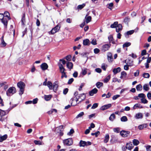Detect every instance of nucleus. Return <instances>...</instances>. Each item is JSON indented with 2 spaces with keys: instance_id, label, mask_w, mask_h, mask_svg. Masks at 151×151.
<instances>
[{
  "instance_id": "obj_1",
  "label": "nucleus",
  "mask_w": 151,
  "mask_h": 151,
  "mask_svg": "<svg viewBox=\"0 0 151 151\" xmlns=\"http://www.w3.org/2000/svg\"><path fill=\"white\" fill-rule=\"evenodd\" d=\"M17 86L19 88V94L21 95L24 93L25 86V84L22 81H20L17 83Z\"/></svg>"
},
{
  "instance_id": "obj_2",
  "label": "nucleus",
  "mask_w": 151,
  "mask_h": 151,
  "mask_svg": "<svg viewBox=\"0 0 151 151\" xmlns=\"http://www.w3.org/2000/svg\"><path fill=\"white\" fill-rule=\"evenodd\" d=\"M78 99H77V98H76V103L75 104H73V98H72L70 100V102H71V105L72 106H76L77 104V102L78 100V99H80L81 97H82V98H81V100H84L86 98V96L84 94H81L80 95L78 96Z\"/></svg>"
},
{
  "instance_id": "obj_3",
  "label": "nucleus",
  "mask_w": 151,
  "mask_h": 151,
  "mask_svg": "<svg viewBox=\"0 0 151 151\" xmlns=\"http://www.w3.org/2000/svg\"><path fill=\"white\" fill-rule=\"evenodd\" d=\"M16 91L15 87H12L9 88L6 92V95L8 96H10L16 92Z\"/></svg>"
},
{
  "instance_id": "obj_4",
  "label": "nucleus",
  "mask_w": 151,
  "mask_h": 151,
  "mask_svg": "<svg viewBox=\"0 0 151 151\" xmlns=\"http://www.w3.org/2000/svg\"><path fill=\"white\" fill-rule=\"evenodd\" d=\"M63 142L65 145L70 146L73 144V141L71 138H70L63 140Z\"/></svg>"
},
{
  "instance_id": "obj_5",
  "label": "nucleus",
  "mask_w": 151,
  "mask_h": 151,
  "mask_svg": "<svg viewBox=\"0 0 151 151\" xmlns=\"http://www.w3.org/2000/svg\"><path fill=\"white\" fill-rule=\"evenodd\" d=\"M1 20L2 22L4 24L5 27L7 28V20L5 17H4V15L2 14H0V20Z\"/></svg>"
},
{
  "instance_id": "obj_6",
  "label": "nucleus",
  "mask_w": 151,
  "mask_h": 151,
  "mask_svg": "<svg viewBox=\"0 0 151 151\" xmlns=\"http://www.w3.org/2000/svg\"><path fill=\"white\" fill-rule=\"evenodd\" d=\"M63 126H60L59 127L56 128L55 129L56 132L59 133L60 136L63 135Z\"/></svg>"
},
{
  "instance_id": "obj_7",
  "label": "nucleus",
  "mask_w": 151,
  "mask_h": 151,
  "mask_svg": "<svg viewBox=\"0 0 151 151\" xmlns=\"http://www.w3.org/2000/svg\"><path fill=\"white\" fill-rule=\"evenodd\" d=\"M91 143L89 141L87 142L82 140H81L80 142L79 145L80 147H84L85 146H87L89 145H91Z\"/></svg>"
},
{
  "instance_id": "obj_8",
  "label": "nucleus",
  "mask_w": 151,
  "mask_h": 151,
  "mask_svg": "<svg viewBox=\"0 0 151 151\" xmlns=\"http://www.w3.org/2000/svg\"><path fill=\"white\" fill-rule=\"evenodd\" d=\"M6 114V112L0 109V121H3L5 120V118L3 116Z\"/></svg>"
},
{
  "instance_id": "obj_9",
  "label": "nucleus",
  "mask_w": 151,
  "mask_h": 151,
  "mask_svg": "<svg viewBox=\"0 0 151 151\" xmlns=\"http://www.w3.org/2000/svg\"><path fill=\"white\" fill-rule=\"evenodd\" d=\"M60 28V26L59 25H57L56 27L52 29L50 31L52 34H54L58 31Z\"/></svg>"
},
{
  "instance_id": "obj_10",
  "label": "nucleus",
  "mask_w": 151,
  "mask_h": 151,
  "mask_svg": "<svg viewBox=\"0 0 151 151\" xmlns=\"http://www.w3.org/2000/svg\"><path fill=\"white\" fill-rule=\"evenodd\" d=\"M130 132L128 131L122 130L120 132V134L123 137H126L128 136Z\"/></svg>"
},
{
  "instance_id": "obj_11",
  "label": "nucleus",
  "mask_w": 151,
  "mask_h": 151,
  "mask_svg": "<svg viewBox=\"0 0 151 151\" xmlns=\"http://www.w3.org/2000/svg\"><path fill=\"white\" fill-rule=\"evenodd\" d=\"M110 44H106L104 45L102 47V50L104 52L108 50L110 47Z\"/></svg>"
},
{
  "instance_id": "obj_12",
  "label": "nucleus",
  "mask_w": 151,
  "mask_h": 151,
  "mask_svg": "<svg viewBox=\"0 0 151 151\" xmlns=\"http://www.w3.org/2000/svg\"><path fill=\"white\" fill-rule=\"evenodd\" d=\"M134 117L136 119H142L143 117V114L141 113H138L135 114Z\"/></svg>"
},
{
  "instance_id": "obj_13",
  "label": "nucleus",
  "mask_w": 151,
  "mask_h": 151,
  "mask_svg": "<svg viewBox=\"0 0 151 151\" xmlns=\"http://www.w3.org/2000/svg\"><path fill=\"white\" fill-rule=\"evenodd\" d=\"M58 81H55L53 83V90L54 92H55L57 90L58 87Z\"/></svg>"
},
{
  "instance_id": "obj_14",
  "label": "nucleus",
  "mask_w": 151,
  "mask_h": 151,
  "mask_svg": "<svg viewBox=\"0 0 151 151\" xmlns=\"http://www.w3.org/2000/svg\"><path fill=\"white\" fill-rule=\"evenodd\" d=\"M111 106V104H108L101 106V109L102 110H104L110 108Z\"/></svg>"
},
{
  "instance_id": "obj_15",
  "label": "nucleus",
  "mask_w": 151,
  "mask_h": 151,
  "mask_svg": "<svg viewBox=\"0 0 151 151\" xmlns=\"http://www.w3.org/2000/svg\"><path fill=\"white\" fill-rule=\"evenodd\" d=\"M98 92V90L96 88L93 89L89 92V94L90 96H92L94 94Z\"/></svg>"
},
{
  "instance_id": "obj_16",
  "label": "nucleus",
  "mask_w": 151,
  "mask_h": 151,
  "mask_svg": "<svg viewBox=\"0 0 151 151\" xmlns=\"http://www.w3.org/2000/svg\"><path fill=\"white\" fill-rule=\"evenodd\" d=\"M148 126L147 124H143L140 125L138 126V128L139 130L143 129L144 128H146Z\"/></svg>"
},
{
  "instance_id": "obj_17",
  "label": "nucleus",
  "mask_w": 151,
  "mask_h": 151,
  "mask_svg": "<svg viewBox=\"0 0 151 151\" xmlns=\"http://www.w3.org/2000/svg\"><path fill=\"white\" fill-rule=\"evenodd\" d=\"M4 17H5L6 19L7 20V24H8V21L10 19V18L9 16V14L7 12H4Z\"/></svg>"
},
{
  "instance_id": "obj_18",
  "label": "nucleus",
  "mask_w": 151,
  "mask_h": 151,
  "mask_svg": "<svg viewBox=\"0 0 151 151\" xmlns=\"http://www.w3.org/2000/svg\"><path fill=\"white\" fill-rule=\"evenodd\" d=\"M66 65L67 68L70 70L73 68V64L71 62H67L66 63Z\"/></svg>"
},
{
  "instance_id": "obj_19",
  "label": "nucleus",
  "mask_w": 151,
  "mask_h": 151,
  "mask_svg": "<svg viewBox=\"0 0 151 151\" xmlns=\"http://www.w3.org/2000/svg\"><path fill=\"white\" fill-rule=\"evenodd\" d=\"M40 67L42 70H45L47 68L48 66L47 63H44L41 65Z\"/></svg>"
},
{
  "instance_id": "obj_20",
  "label": "nucleus",
  "mask_w": 151,
  "mask_h": 151,
  "mask_svg": "<svg viewBox=\"0 0 151 151\" xmlns=\"http://www.w3.org/2000/svg\"><path fill=\"white\" fill-rule=\"evenodd\" d=\"M7 138V134H5L2 136L0 135V142H2L4 140H6Z\"/></svg>"
},
{
  "instance_id": "obj_21",
  "label": "nucleus",
  "mask_w": 151,
  "mask_h": 151,
  "mask_svg": "<svg viewBox=\"0 0 151 151\" xmlns=\"http://www.w3.org/2000/svg\"><path fill=\"white\" fill-rule=\"evenodd\" d=\"M122 29V26L121 24H118L116 27V31L117 32H119Z\"/></svg>"
},
{
  "instance_id": "obj_22",
  "label": "nucleus",
  "mask_w": 151,
  "mask_h": 151,
  "mask_svg": "<svg viewBox=\"0 0 151 151\" xmlns=\"http://www.w3.org/2000/svg\"><path fill=\"white\" fill-rule=\"evenodd\" d=\"M83 44L84 45H90V42L88 39H86L83 40Z\"/></svg>"
},
{
  "instance_id": "obj_23",
  "label": "nucleus",
  "mask_w": 151,
  "mask_h": 151,
  "mask_svg": "<svg viewBox=\"0 0 151 151\" xmlns=\"http://www.w3.org/2000/svg\"><path fill=\"white\" fill-rule=\"evenodd\" d=\"M58 65L60 71L61 73L65 72V69L61 64H59Z\"/></svg>"
},
{
  "instance_id": "obj_24",
  "label": "nucleus",
  "mask_w": 151,
  "mask_h": 151,
  "mask_svg": "<svg viewBox=\"0 0 151 151\" xmlns=\"http://www.w3.org/2000/svg\"><path fill=\"white\" fill-rule=\"evenodd\" d=\"M120 71L121 68L120 67H118L116 68H114L113 70V72L114 74H116Z\"/></svg>"
},
{
  "instance_id": "obj_25",
  "label": "nucleus",
  "mask_w": 151,
  "mask_h": 151,
  "mask_svg": "<svg viewBox=\"0 0 151 151\" xmlns=\"http://www.w3.org/2000/svg\"><path fill=\"white\" fill-rule=\"evenodd\" d=\"M126 148L129 150L132 149L133 147V145L131 143H127L126 145Z\"/></svg>"
},
{
  "instance_id": "obj_26",
  "label": "nucleus",
  "mask_w": 151,
  "mask_h": 151,
  "mask_svg": "<svg viewBox=\"0 0 151 151\" xmlns=\"http://www.w3.org/2000/svg\"><path fill=\"white\" fill-rule=\"evenodd\" d=\"M34 142L36 145H42L44 144L42 141L40 140H35Z\"/></svg>"
},
{
  "instance_id": "obj_27",
  "label": "nucleus",
  "mask_w": 151,
  "mask_h": 151,
  "mask_svg": "<svg viewBox=\"0 0 151 151\" xmlns=\"http://www.w3.org/2000/svg\"><path fill=\"white\" fill-rule=\"evenodd\" d=\"M103 85V83L99 82H97L96 84V86L99 88H100L101 87H102Z\"/></svg>"
},
{
  "instance_id": "obj_28",
  "label": "nucleus",
  "mask_w": 151,
  "mask_h": 151,
  "mask_svg": "<svg viewBox=\"0 0 151 151\" xmlns=\"http://www.w3.org/2000/svg\"><path fill=\"white\" fill-rule=\"evenodd\" d=\"M47 85L49 88L50 90H52V83L50 81H48L47 82Z\"/></svg>"
},
{
  "instance_id": "obj_29",
  "label": "nucleus",
  "mask_w": 151,
  "mask_h": 151,
  "mask_svg": "<svg viewBox=\"0 0 151 151\" xmlns=\"http://www.w3.org/2000/svg\"><path fill=\"white\" fill-rule=\"evenodd\" d=\"M108 59L109 62H111L112 60V58L111 54V53H108Z\"/></svg>"
},
{
  "instance_id": "obj_30",
  "label": "nucleus",
  "mask_w": 151,
  "mask_h": 151,
  "mask_svg": "<svg viewBox=\"0 0 151 151\" xmlns=\"http://www.w3.org/2000/svg\"><path fill=\"white\" fill-rule=\"evenodd\" d=\"M127 76V73L125 71H122L121 73V76L120 78L121 79L123 78H125Z\"/></svg>"
},
{
  "instance_id": "obj_31",
  "label": "nucleus",
  "mask_w": 151,
  "mask_h": 151,
  "mask_svg": "<svg viewBox=\"0 0 151 151\" xmlns=\"http://www.w3.org/2000/svg\"><path fill=\"white\" fill-rule=\"evenodd\" d=\"M107 7L110 9L112 10L113 7V3H111L107 5Z\"/></svg>"
},
{
  "instance_id": "obj_32",
  "label": "nucleus",
  "mask_w": 151,
  "mask_h": 151,
  "mask_svg": "<svg viewBox=\"0 0 151 151\" xmlns=\"http://www.w3.org/2000/svg\"><path fill=\"white\" fill-rule=\"evenodd\" d=\"M91 17L90 16H88L87 17V16L85 17L86 22V23H88L90 22L91 20Z\"/></svg>"
},
{
  "instance_id": "obj_33",
  "label": "nucleus",
  "mask_w": 151,
  "mask_h": 151,
  "mask_svg": "<svg viewBox=\"0 0 151 151\" xmlns=\"http://www.w3.org/2000/svg\"><path fill=\"white\" fill-rule=\"evenodd\" d=\"M133 143L134 145H137L139 143V141L137 139H134L133 140Z\"/></svg>"
},
{
  "instance_id": "obj_34",
  "label": "nucleus",
  "mask_w": 151,
  "mask_h": 151,
  "mask_svg": "<svg viewBox=\"0 0 151 151\" xmlns=\"http://www.w3.org/2000/svg\"><path fill=\"white\" fill-rule=\"evenodd\" d=\"M115 118V116L114 114H112L110 115L109 119L110 120L113 121Z\"/></svg>"
},
{
  "instance_id": "obj_35",
  "label": "nucleus",
  "mask_w": 151,
  "mask_h": 151,
  "mask_svg": "<svg viewBox=\"0 0 151 151\" xmlns=\"http://www.w3.org/2000/svg\"><path fill=\"white\" fill-rule=\"evenodd\" d=\"M136 88L137 91H141L142 89V86L141 84L136 86Z\"/></svg>"
},
{
  "instance_id": "obj_36",
  "label": "nucleus",
  "mask_w": 151,
  "mask_h": 151,
  "mask_svg": "<svg viewBox=\"0 0 151 151\" xmlns=\"http://www.w3.org/2000/svg\"><path fill=\"white\" fill-rule=\"evenodd\" d=\"M146 97H145L143 99H141V101L142 103L144 104H147L148 102V101L145 99Z\"/></svg>"
},
{
  "instance_id": "obj_37",
  "label": "nucleus",
  "mask_w": 151,
  "mask_h": 151,
  "mask_svg": "<svg viewBox=\"0 0 151 151\" xmlns=\"http://www.w3.org/2000/svg\"><path fill=\"white\" fill-rule=\"evenodd\" d=\"M118 24V23L117 22H114V23L111 24L110 27L112 28H114L116 27Z\"/></svg>"
},
{
  "instance_id": "obj_38",
  "label": "nucleus",
  "mask_w": 151,
  "mask_h": 151,
  "mask_svg": "<svg viewBox=\"0 0 151 151\" xmlns=\"http://www.w3.org/2000/svg\"><path fill=\"white\" fill-rule=\"evenodd\" d=\"M109 136L108 134H106L105 139L104 140V142L105 143H107L109 141Z\"/></svg>"
},
{
  "instance_id": "obj_39",
  "label": "nucleus",
  "mask_w": 151,
  "mask_h": 151,
  "mask_svg": "<svg viewBox=\"0 0 151 151\" xmlns=\"http://www.w3.org/2000/svg\"><path fill=\"white\" fill-rule=\"evenodd\" d=\"M143 89L145 91H148L149 89V86L147 84H145L143 86Z\"/></svg>"
},
{
  "instance_id": "obj_40",
  "label": "nucleus",
  "mask_w": 151,
  "mask_h": 151,
  "mask_svg": "<svg viewBox=\"0 0 151 151\" xmlns=\"http://www.w3.org/2000/svg\"><path fill=\"white\" fill-rule=\"evenodd\" d=\"M128 119L126 116H124L121 118V120L122 122H125L127 121Z\"/></svg>"
},
{
  "instance_id": "obj_41",
  "label": "nucleus",
  "mask_w": 151,
  "mask_h": 151,
  "mask_svg": "<svg viewBox=\"0 0 151 151\" xmlns=\"http://www.w3.org/2000/svg\"><path fill=\"white\" fill-rule=\"evenodd\" d=\"M134 32V30H130L127 32L126 34L125 35L126 37H128L127 36V35H131Z\"/></svg>"
},
{
  "instance_id": "obj_42",
  "label": "nucleus",
  "mask_w": 151,
  "mask_h": 151,
  "mask_svg": "<svg viewBox=\"0 0 151 151\" xmlns=\"http://www.w3.org/2000/svg\"><path fill=\"white\" fill-rule=\"evenodd\" d=\"M51 98V95H45V99L47 101L50 100Z\"/></svg>"
},
{
  "instance_id": "obj_43",
  "label": "nucleus",
  "mask_w": 151,
  "mask_h": 151,
  "mask_svg": "<svg viewBox=\"0 0 151 151\" xmlns=\"http://www.w3.org/2000/svg\"><path fill=\"white\" fill-rule=\"evenodd\" d=\"M131 43L129 42H127L124 43L123 45V48L125 47H127L131 45Z\"/></svg>"
},
{
  "instance_id": "obj_44",
  "label": "nucleus",
  "mask_w": 151,
  "mask_h": 151,
  "mask_svg": "<svg viewBox=\"0 0 151 151\" xmlns=\"http://www.w3.org/2000/svg\"><path fill=\"white\" fill-rule=\"evenodd\" d=\"M84 113L83 112H81L76 116V118L78 119L79 118L81 117L84 115Z\"/></svg>"
},
{
  "instance_id": "obj_45",
  "label": "nucleus",
  "mask_w": 151,
  "mask_h": 151,
  "mask_svg": "<svg viewBox=\"0 0 151 151\" xmlns=\"http://www.w3.org/2000/svg\"><path fill=\"white\" fill-rule=\"evenodd\" d=\"M54 111L55 113H56V112H57V110L55 109H52L51 110H50V111H48L47 112V113L48 114H52V113Z\"/></svg>"
},
{
  "instance_id": "obj_46",
  "label": "nucleus",
  "mask_w": 151,
  "mask_h": 151,
  "mask_svg": "<svg viewBox=\"0 0 151 151\" xmlns=\"http://www.w3.org/2000/svg\"><path fill=\"white\" fill-rule=\"evenodd\" d=\"M150 76L149 74L147 73H145L142 75L143 77L145 78H148L150 77Z\"/></svg>"
},
{
  "instance_id": "obj_47",
  "label": "nucleus",
  "mask_w": 151,
  "mask_h": 151,
  "mask_svg": "<svg viewBox=\"0 0 151 151\" xmlns=\"http://www.w3.org/2000/svg\"><path fill=\"white\" fill-rule=\"evenodd\" d=\"M138 96L139 98H141V99H143L145 97H146L145 95L143 93L139 94Z\"/></svg>"
},
{
  "instance_id": "obj_48",
  "label": "nucleus",
  "mask_w": 151,
  "mask_h": 151,
  "mask_svg": "<svg viewBox=\"0 0 151 151\" xmlns=\"http://www.w3.org/2000/svg\"><path fill=\"white\" fill-rule=\"evenodd\" d=\"M110 75L108 76L104 80V83H107L110 80Z\"/></svg>"
},
{
  "instance_id": "obj_49",
  "label": "nucleus",
  "mask_w": 151,
  "mask_h": 151,
  "mask_svg": "<svg viewBox=\"0 0 151 151\" xmlns=\"http://www.w3.org/2000/svg\"><path fill=\"white\" fill-rule=\"evenodd\" d=\"M87 69L85 68L82 70V74L83 76L85 75L87 72Z\"/></svg>"
},
{
  "instance_id": "obj_50",
  "label": "nucleus",
  "mask_w": 151,
  "mask_h": 151,
  "mask_svg": "<svg viewBox=\"0 0 151 151\" xmlns=\"http://www.w3.org/2000/svg\"><path fill=\"white\" fill-rule=\"evenodd\" d=\"M22 23L23 25L24 24V22H25V15L24 14L22 19Z\"/></svg>"
},
{
  "instance_id": "obj_51",
  "label": "nucleus",
  "mask_w": 151,
  "mask_h": 151,
  "mask_svg": "<svg viewBox=\"0 0 151 151\" xmlns=\"http://www.w3.org/2000/svg\"><path fill=\"white\" fill-rule=\"evenodd\" d=\"M85 6V4H83L81 5H79L77 6V8L78 9H81Z\"/></svg>"
},
{
  "instance_id": "obj_52",
  "label": "nucleus",
  "mask_w": 151,
  "mask_h": 151,
  "mask_svg": "<svg viewBox=\"0 0 151 151\" xmlns=\"http://www.w3.org/2000/svg\"><path fill=\"white\" fill-rule=\"evenodd\" d=\"M1 44L3 45V47L5 46L6 45V43L5 42L4 40L3 37H2L1 39Z\"/></svg>"
},
{
  "instance_id": "obj_53",
  "label": "nucleus",
  "mask_w": 151,
  "mask_h": 151,
  "mask_svg": "<svg viewBox=\"0 0 151 151\" xmlns=\"http://www.w3.org/2000/svg\"><path fill=\"white\" fill-rule=\"evenodd\" d=\"M113 130L114 132L118 133L119 132L120 130V128L119 127H117L114 128Z\"/></svg>"
},
{
  "instance_id": "obj_54",
  "label": "nucleus",
  "mask_w": 151,
  "mask_h": 151,
  "mask_svg": "<svg viewBox=\"0 0 151 151\" xmlns=\"http://www.w3.org/2000/svg\"><path fill=\"white\" fill-rule=\"evenodd\" d=\"M139 106H140V104H136L134 105V106L133 107V109H135L138 108H139Z\"/></svg>"
},
{
  "instance_id": "obj_55",
  "label": "nucleus",
  "mask_w": 151,
  "mask_h": 151,
  "mask_svg": "<svg viewBox=\"0 0 151 151\" xmlns=\"http://www.w3.org/2000/svg\"><path fill=\"white\" fill-rule=\"evenodd\" d=\"M100 134V132L99 131L95 132L92 133L91 134L92 135H95L96 137H97Z\"/></svg>"
},
{
  "instance_id": "obj_56",
  "label": "nucleus",
  "mask_w": 151,
  "mask_h": 151,
  "mask_svg": "<svg viewBox=\"0 0 151 151\" xmlns=\"http://www.w3.org/2000/svg\"><path fill=\"white\" fill-rule=\"evenodd\" d=\"M107 67V65L103 63L101 65V68L104 70H106V67Z\"/></svg>"
},
{
  "instance_id": "obj_57",
  "label": "nucleus",
  "mask_w": 151,
  "mask_h": 151,
  "mask_svg": "<svg viewBox=\"0 0 151 151\" xmlns=\"http://www.w3.org/2000/svg\"><path fill=\"white\" fill-rule=\"evenodd\" d=\"M120 96V95H114L112 97V99L113 100H115L118 98Z\"/></svg>"
},
{
  "instance_id": "obj_58",
  "label": "nucleus",
  "mask_w": 151,
  "mask_h": 151,
  "mask_svg": "<svg viewBox=\"0 0 151 151\" xmlns=\"http://www.w3.org/2000/svg\"><path fill=\"white\" fill-rule=\"evenodd\" d=\"M98 106V104L97 103H94L93 104L91 108L92 109H95L97 108Z\"/></svg>"
},
{
  "instance_id": "obj_59",
  "label": "nucleus",
  "mask_w": 151,
  "mask_h": 151,
  "mask_svg": "<svg viewBox=\"0 0 151 151\" xmlns=\"http://www.w3.org/2000/svg\"><path fill=\"white\" fill-rule=\"evenodd\" d=\"M74 132V131L73 129L70 130L69 132L68 133L67 135H70L71 134H73Z\"/></svg>"
},
{
  "instance_id": "obj_60",
  "label": "nucleus",
  "mask_w": 151,
  "mask_h": 151,
  "mask_svg": "<svg viewBox=\"0 0 151 151\" xmlns=\"http://www.w3.org/2000/svg\"><path fill=\"white\" fill-rule=\"evenodd\" d=\"M146 149L147 151H151V146L148 145L147 146Z\"/></svg>"
},
{
  "instance_id": "obj_61",
  "label": "nucleus",
  "mask_w": 151,
  "mask_h": 151,
  "mask_svg": "<svg viewBox=\"0 0 151 151\" xmlns=\"http://www.w3.org/2000/svg\"><path fill=\"white\" fill-rule=\"evenodd\" d=\"M91 43L93 45H95L97 44L96 40H93Z\"/></svg>"
},
{
  "instance_id": "obj_62",
  "label": "nucleus",
  "mask_w": 151,
  "mask_h": 151,
  "mask_svg": "<svg viewBox=\"0 0 151 151\" xmlns=\"http://www.w3.org/2000/svg\"><path fill=\"white\" fill-rule=\"evenodd\" d=\"M38 100V99L37 98H36L34 99L33 101H32V103L33 104H35L37 103V101Z\"/></svg>"
},
{
  "instance_id": "obj_63",
  "label": "nucleus",
  "mask_w": 151,
  "mask_h": 151,
  "mask_svg": "<svg viewBox=\"0 0 151 151\" xmlns=\"http://www.w3.org/2000/svg\"><path fill=\"white\" fill-rule=\"evenodd\" d=\"M71 56L70 55H69L65 57V59L69 61L70 60Z\"/></svg>"
},
{
  "instance_id": "obj_64",
  "label": "nucleus",
  "mask_w": 151,
  "mask_h": 151,
  "mask_svg": "<svg viewBox=\"0 0 151 151\" xmlns=\"http://www.w3.org/2000/svg\"><path fill=\"white\" fill-rule=\"evenodd\" d=\"M139 74V70H137L134 73V75L135 76H138Z\"/></svg>"
}]
</instances>
